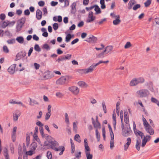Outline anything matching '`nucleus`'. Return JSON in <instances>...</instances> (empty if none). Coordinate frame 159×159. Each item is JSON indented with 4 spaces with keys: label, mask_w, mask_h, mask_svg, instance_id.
Segmentation results:
<instances>
[{
    "label": "nucleus",
    "mask_w": 159,
    "mask_h": 159,
    "mask_svg": "<svg viewBox=\"0 0 159 159\" xmlns=\"http://www.w3.org/2000/svg\"><path fill=\"white\" fill-rule=\"evenodd\" d=\"M133 126L134 131L135 134L137 136L138 135L140 136L142 139L143 137L141 144V147L143 148L146 145L147 142L150 141L151 137L150 136L148 135L144 136V134L143 132L139 130H137L136 128V125L134 121L133 123Z\"/></svg>",
    "instance_id": "nucleus-1"
},
{
    "label": "nucleus",
    "mask_w": 159,
    "mask_h": 159,
    "mask_svg": "<svg viewBox=\"0 0 159 159\" xmlns=\"http://www.w3.org/2000/svg\"><path fill=\"white\" fill-rule=\"evenodd\" d=\"M144 81V79L142 77L134 78L130 81L129 85L131 86H135L139 84L143 83Z\"/></svg>",
    "instance_id": "nucleus-2"
},
{
    "label": "nucleus",
    "mask_w": 159,
    "mask_h": 159,
    "mask_svg": "<svg viewBox=\"0 0 159 159\" xmlns=\"http://www.w3.org/2000/svg\"><path fill=\"white\" fill-rule=\"evenodd\" d=\"M110 16L112 18L115 19V20L113 21L114 25H117L120 23L121 20L120 19L119 15H116L114 13H111L110 14Z\"/></svg>",
    "instance_id": "nucleus-3"
},
{
    "label": "nucleus",
    "mask_w": 159,
    "mask_h": 159,
    "mask_svg": "<svg viewBox=\"0 0 159 159\" xmlns=\"http://www.w3.org/2000/svg\"><path fill=\"white\" fill-rule=\"evenodd\" d=\"M127 127L125 128L123 127L122 134L125 136H129L132 133V131L131 129L129 124L126 125Z\"/></svg>",
    "instance_id": "nucleus-4"
},
{
    "label": "nucleus",
    "mask_w": 159,
    "mask_h": 159,
    "mask_svg": "<svg viewBox=\"0 0 159 159\" xmlns=\"http://www.w3.org/2000/svg\"><path fill=\"white\" fill-rule=\"evenodd\" d=\"M94 70L92 66L87 69H79L77 70V72L80 74H86L92 72Z\"/></svg>",
    "instance_id": "nucleus-5"
},
{
    "label": "nucleus",
    "mask_w": 159,
    "mask_h": 159,
    "mask_svg": "<svg viewBox=\"0 0 159 159\" xmlns=\"http://www.w3.org/2000/svg\"><path fill=\"white\" fill-rule=\"evenodd\" d=\"M138 96L140 97H145L149 94V91L145 89H143L137 91L136 93Z\"/></svg>",
    "instance_id": "nucleus-6"
},
{
    "label": "nucleus",
    "mask_w": 159,
    "mask_h": 159,
    "mask_svg": "<svg viewBox=\"0 0 159 159\" xmlns=\"http://www.w3.org/2000/svg\"><path fill=\"white\" fill-rule=\"evenodd\" d=\"M68 80L69 77L68 76H62L58 79L56 83L58 85H62L66 83Z\"/></svg>",
    "instance_id": "nucleus-7"
},
{
    "label": "nucleus",
    "mask_w": 159,
    "mask_h": 159,
    "mask_svg": "<svg viewBox=\"0 0 159 159\" xmlns=\"http://www.w3.org/2000/svg\"><path fill=\"white\" fill-rule=\"evenodd\" d=\"M48 142L51 144V148L53 150L59 145L58 143L53 138H51L48 141Z\"/></svg>",
    "instance_id": "nucleus-8"
},
{
    "label": "nucleus",
    "mask_w": 159,
    "mask_h": 159,
    "mask_svg": "<svg viewBox=\"0 0 159 159\" xmlns=\"http://www.w3.org/2000/svg\"><path fill=\"white\" fill-rule=\"evenodd\" d=\"M95 16H93V12L90 11L89 12L87 22L89 23L92 22L95 20Z\"/></svg>",
    "instance_id": "nucleus-9"
},
{
    "label": "nucleus",
    "mask_w": 159,
    "mask_h": 159,
    "mask_svg": "<svg viewBox=\"0 0 159 159\" xmlns=\"http://www.w3.org/2000/svg\"><path fill=\"white\" fill-rule=\"evenodd\" d=\"M69 90L75 95H77L79 92L78 88L76 86H72L69 88Z\"/></svg>",
    "instance_id": "nucleus-10"
},
{
    "label": "nucleus",
    "mask_w": 159,
    "mask_h": 159,
    "mask_svg": "<svg viewBox=\"0 0 159 159\" xmlns=\"http://www.w3.org/2000/svg\"><path fill=\"white\" fill-rule=\"evenodd\" d=\"M113 47L111 46H107L105 50L103 51V52L105 53L106 54L109 53L111 54L112 51Z\"/></svg>",
    "instance_id": "nucleus-11"
},
{
    "label": "nucleus",
    "mask_w": 159,
    "mask_h": 159,
    "mask_svg": "<svg viewBox=\"0 0 159 159\" xmlns=\"http://www.w3.org/2000/svg\"><path fill=\"white\" fill-rule=\"evenodd\" d=\"M20 112L18 110L16 111L13 114V120L14 121H17L18 117L20 116Z\"/></svg>",
    "instance_id": "nucleus-12"
},
{
    "label": "nucleus",
    "mask_w": 159,
    "mask_h": 159,
    "mask_svg": "<svg viewBox=\"0 0 159 159\" xmlns=\"http://www.w3.org/2000/svg\"><path fill=\"white\" fill-rule=\"evenodd\" d=\"M92 123L94 127L96 129H100L101 128L100 124L98 120L97 116H96V121H95L94 120H93L92 121Z\"/></svg>",
    "instance_id": "nucleus-13"
},
{
    "label": "nucleus",
    "mask_w": 159,
    "mask_h": 159,
    "mask_svg": "<svg viewBox=\"0 0 159 159\" xmlns=\"http://www.w3.org/2000/svg\"><path fill=\"white\" fill-rule=\"evenodd\" d=\"M54 150L56 151H60L61 152L59 153V155H61L63 154V152L65 150V148L64 146H61L58 148H55Z\"/></svg>",
    "instance_id": "nucleus-14"
},
{
    "label": "nucleus",
    "mask_w": 159,
    "mask_h": 159,
    "mask_svg": "<svg viewBox=\"0 0 159 159\" xmlns=\"http://www.w3.org/2000/svg\"><path fill=\"white\" fill-rule=\"evenodd\" d=\"M145 129L147 132L149 133L150 135H152L154 134V130L150 125L145 128Z\"/></svg>",
    "instance_id": "nucleus-15"
},
{
    "label": "nucleus",
    "mask_w": 159,
    "mask_h": 159,
    "mask_svg": "<svg viewBox=\"0 0 159 159\" xmlns=\"http://www.w3.org/2000/svg\"><path fill=\"white\" fill-rule=\"evenodd\" d=\"M16 66V64H13L10 66L8 69V72L11 74H13L15 71V68Z\"/></svg>",
    "instance_id": "nucleus-16"
},
{
    "label": "nucleus",
    "mask_w": 159,
    "mask_h": 159,
    "mask_svg": "<svg viewBox=\"0 0 159 159\" xmlns=\"http://www.w3.org/2000/svg\"><path fill=\"white\" fill-rule=\"evenodd\" d=\"M90 149L85 150V152L87 159H92L93 155L90 153Z\"/></svg>",
    "instance_id": "nucleus-17"
},
{
    "label": "nucleus",
    "mask_w": 159,
    "mask_h": 159,
    "mask_svg": "<svg viewBox=\"0 0 159 159\" xmlns=\"http://www.w3.org/2000/svg\"><path fill=\"white\" fill-rule=\"evenodd\" d=\"M97 40L96 37L93 35H89V38H88L86 41L88 42H95Z\"/></svg>",
    "instance_id": "nucleus-18"
},
{
    "label": "nucleus",
    "mask_w": 159,
    "mask_h": 159,
    "mask_svg": "<svg viewBox=\"0 0 159 159\" xmlns=\"http://www.w3.org/2000/svg\"><path fill=\"white\" fill-rule=\"evenodd\" d=\"M42 17V13L40 9H37L36 12V18L38 20L41 19Z\"/></svg>",
    "instance_id": "nucleus-19"
},
{
    "label": "nucleus",
    "mask_w": 159,
    "mask_h": 159,
    "mask_svg": "<svg viewBox=\"0 0 159 159\" xmlns=\"http://www.w3.org/2000/svg\"><path fill=\"white\" fill-rule=\"evenodd\" d=\"M127 143L125 144L124 146V150L125 151L127 150L131 143V138L129 137L127 139Z\"/></svg>",
    "instance_id": "nucleus-20"
},
{
    "label": "nucleus",
    "mask_w": 159,
    "mask_h": 159,
    "mask_svg": "<svg viewBox=\"0 0 159 159\" xmlns=\"http://www.w3.org/2000/svg\"><path fill=\"white\" fill-rule=\"evenodd\" d=\"M109 62V61L108 60L107 61H100L98 63L95 64L93 63V64L91 66L92 67L93 70H94L95 68L96 67V66L98 65L99 64L101 63H106Z\"/></svg>",
    "instance_id": "nucleus-21"
},
{
    "label": "nucleus",
    "mask_w": 159,
    "mask_h": 159,
    "mask_svg": "<svg viewBox=\"0 0 159 159\" xmlns=\"http://www.w3.org/2000/svg\"><path fill=\"white\" fill-rule=\"evenodd\" d=\"M136 3L135 0H130L128 5V9H131L133 6Z\"/></svg>",
    "instance_id": "nucleus-22"
},
{
    "label": "nucleus",
    "mask_w": 159,
    "mask_h": 159,
    "mask_svg": "<svg viewBox=\"0 0 159 159\" xmlns=\"http://www.w3.org/2000/svg\"><path fill=\"white\" fill-rule=\"evenodd\" d=\"M78 84L79 86L82 88H86L88 86V85L85 82L83 81H79Z\"/></svg>",
    "instance_id": "nucleus-23"
},
{
    "label": "nucleus",
    "mask_w": 159,
    "mask_h": 159,
    "mask_svg": "<svg viewBox=\"0 0 159 159\" xmlns=\"http://www.w3.org/2000/svg\"><path fill=\"white\" fill-rule=\"evenodd\" d=\"M95 14H98L101 13V11L99 7L97 5H94Z\"/></svg>",
    "instance_id": "nucleus-24"
},
{
    "label": "nucleus",
    "mask_w": 159,
    "mask_h": 159,
    "mask_svg": "<svg viewBox=\"0 0 159 159\" xmlns=\"http://www.w3.org/2000/svg\"><path fill=\"white\" fill-rule=\"evenodd\" d=\"M37 147V143L36 142H33L30 145V150H33L34 151Z\"/></svg>",
    "instance_id": "nucleus-25"
},
{
    "label": "nucleus",
    "mask_w": 159,
    "mask_h": 159,
    "mask_svg": "<svg viewBox=\"0 0 159 159\" xmlns=\"http://www.w3.org/2000/svg\"><path fill=\"white\" fill-rule=\"evenodd\" d=\"M142 120L145 129L150 125L147 121L146 119L143 117V116Z\"/></svg>",
    "instance_id": "nucleus-26"
},
{
    "label": "nucleus",
    "mask_w": 159,
    "mask_h": 159,
    "mask_svg": "<svg viewBox=\"0 0 159 159\" xmlns=\"http://www.w3.org/2000/svg\"><path fill=\"white\" fill-rule=\"evenodd\" d=\"M124 120L125 122L127 124V125H128L129 124V116L127 112L124 113Z\"/></svg>",
    "instance_id": "nucleus-27"
},
{
    "label": "nucleus",
    "mask_w": 159,
    "mask_h": 159,
    "mask_svg": "<svg viewBox=\"0 0 159 159\" xmlns=\"http://www.w3.org/2000/svg\"><path fill=\"white\" fill-rule=\"evenodd\" d=\"M70 141L71 143V153H73L74 152L75 148V144L73 141V140L71 139H70Z\"/></svg>",
    "instance_id": "nucleus-28"
},
{
    "label": "nucleus",
    "mask_w": 159,
    "mask_h": 159,
    "mask_svg": "<svg viewBox=\"0 0 159 159\" xmlns=\"http://www.w3.org/2000/svg\"><path fill=\"white\" fill-rule=\"evenodd\" d=\"M111 140L110 141V148L111 149H112L114 147V136H111Z\"/></svg>",
    "instance_id": "nucleus-29"
},
{
    "label": "nucleus",
    "mask_w": 159,
    "mask_h": 159,
    "mask_svg": "<svg viewBox=\"0 0 159 159\" xmlns=\"http://www.w3.org/2000/svg\"><path fill=\"white\" fill-rule=\"evenodd\" d=\"M16 40L18 43L21 44L23 43L24 41V38L22 36L17 37Z\"/></svg>",
    "instance_id": "nucleus-30"
},
{
    "label": "nucleus",
    "mask_w": 159,
    "mask_h": 159,
    "mask_svg": "<svg viewBox=\"0 0 159 159\" xmlns=\"http://www.w3.org/2000/svg\"><path fill=\"white\" fill-rule=\"evenodd\" d=\"M140 143L141 141L140 140H137L135 145V147L136 149L138 150L139 151L140 147Z\"/></svg>",
    "instance_id": "nucleus-31"
},
{
    "label": "nucleus",
    "mask_w": 159,
    "mask_h": 159,
    "mask_svg": "<svg viewBox=\"0 0 159 159\" xmlns=\"http://www.w3.org/2000/svg\"><path fill=\"white\" fill-rule=\"evenodd\" d=\"M84 145L85 150L90 149L88 143V140L87 139H85L84 140Z\"/></svg>",
    "instance_id": "nucleus-32"
},
{
    "label": "nucleus",
    "mask_w": 159,
    "mask_h": 159,
    "mask_svg": "<svg viewBox=\"0 0 159 159\" xmlns=\"http://www.w3.org/2000/svg\"><path fill=\"white\" fill-rule=\"evenodd\" d=\"M72 36H73V35L71 36L70 34H67L66 37L65 41L66 43L69 42Z\"/></svg>",
    "instance_id": "nucleus-33"
},
{
    "label": "nucleus",
    "mask_w": 159,
    "mask_h": 159,
    "mask_svg": "<svg viewBox=\"0 0 159 159\" xmlns=\"http://www.w3.org/2000/svg\"><path fill=\"white\" fill-rule=\"evenodd\" d=\"M100 3L101 5V7L102 9H104L106 8V5L105 4V0H100Z\"/></svg>",
    "instance_id": "nucleus-34"
},
{
    "label": "nucleus",
    "mask_w": 159,
    "mask_h": 159,
    "mask_svg": "<svg viewBox=\"0 0 159 159\" xmlns=\"http://www.w3.org/2000/svg\"><path fill=\"white\" fill-rule=\"evenodd\" d=\"M30 100L31 102V103H30V105L32 106H34V105H38L39 104V102L37 101L34 100H32L31 98H30Z\"/></svg>",
    "instance_id": "nucleus-35"
},
{
    "label": "nucleus",
    "mask_w": 159,
    "mask_h": 159,
    "mask_svg": "<svg viewBox=\"0 0 159 159\" xmlns=\"http://www.w3.org/2000/svg\"><path fill=\"white\" fill-rule=\"evenodd\" d=\"M10 24L9 21L8 20H6L3 22L2 25V27L3 28H5L8 25Z\"/></svg>",
    "instance_id": "nucleus-36"
},
{
    "label": "nucleus",
    "mask_w": 159,
    "mask_h": 159,
    "mask_svg": "<svg viewBox=\"0 0 159 159\" xmlns=\"http://www.w3.org/2000/svg\"><path fill=\"white\" fill-rule=\"evenodd\" d=\"M74 139L78 143L81 142V140L80 139V137L79 134H76L74 137Z\"/></svg>",
    "instance_id": "nucleus-37"
},
{
    "label": "nucleus",
    "mask_w": 159,
    "mask_h": 159,
    "mask_svg": "<svg viewBox=\"0 0 159 159\" xmlns=\"http://www.w3.org/2000/svg\"><path fill=\"white\" fill-rule=\"evenodd\" d=\"M151 101L152 102L156 103L159 107V101L156 98L152 97L151 98Z\"/></svg>",
    "instance_id": "nucleus-38"
},
{
    "label": "nucleus",
    "mask_w": 159,
    "mask_h": 159,
    "mask_svg": "<svg viewBox=\"0 0 159 159\" xmlns=\"http://www.w3.org/2000/svg\"><path fill=\"white\" fill-rule=\"evenodd\" d=\"M65 57L63 56L60 57L56 60L58 62H60V61H65Z\"/></svg>",
    "instance_id": "nucleus-39"
},
{
    "label": "nucleus",
    "mask_w": 159,
    "mask_h": 159,
    "mask_svg": "<svg viewBox=\"0 0 159 159\" xmlns=\"http://www.w3.org/2000/svg\"><path fill=\"white\" fill-rule=\"evenodd\" d=\"M95 132L96 138L97 139L98 141H99L100 138V134L98 132V130L97 129H96Z\"/></svg>",
    "instance_id": "nucleus-40"
},
{
    "label": "nucleus",
    "mask_w": 159,
    "mask_h": 159,
    "mask_svg": "<svg viewBox=\"0 0 159 159\" xmlns=\"http://www.w3.org/2000/svg\"><path fill=\"white\" fill-rule=\"evenodd\" d=\"M35 153L34 151L30 150L26 152L25 154L26 155H29V156H31L33 154H34Z\"/></svg>",
    "instance_id": "nucleus-41"
},
{
    "label": "nucleus",
    "mask_w": 159,
    "mask_h": 159,
    "mask_svg": "<svg viewBox=\"0 0 159 159\" xmlns=\"http://www.w3.org/2000/svg\"><path fill=\"white\" fill-rule=\"evenodd\" d=\"M47 157L48 159H52V156L51 152L50 151H48L47 153Z\"/></svg>",
    "instance_id": "nucleus-42"
},
{
    "label": "nucleus",
    "mask_w": 159,
    "mask_h": 159,
    "mask_svg": "<svg viewBox=\"0 0 159 159\" xmlns=\"http://www.w3.org/2000/svg\"><path fill=\"white\" fill-rule=\"evenodd\" d=\"M65 120L67 124H68L69 123V117L68 115V114L67 113H65Z\"/></svg>",
    "instance_id": "nucleus-43"
},
{
    "label": "nucleus",
    "mask_w": 159,
    "mask_h": 159,
    "mask_svg": "<svg viewBox=\"0 0 159 159\" xmlns=\"http://www.w3.org/2000/svg\"><path fill=\"white\" fill-rule=\"evenodd\" d=\"M26 54V53L25 52H22L18 53L17 55V57H18L19 56H21L22 57H25Z\"/></svg>",
    "instance_id": "nucleus-44"
},
{
    "label": "nucleus",
    "mask_w": 159,
    "mask_h": 159,
    "mask_svg": "<svg viewBox=\"0 0 159 159\" xmlns=\"http://www.w3.org/2000/svg\"><path fill=\"white\" fill-rule=\"evenodd\" d=\"M108 128L109 129L110 132V133L111 136H114V134L112 131V128L109 124L108 125Z\"/></svg>",
    "instance_id": "nucleus-45"
},
{
    "label": "nucleus",
    "mask_w": 159,
    "mask_h": 159,
    "mask_svg": "<svg viewBox=\"0 0 159 159\" xmlns=\"http://www.w3.org/2000/svg\"><path fill=\"white\" fill-rule=\"evenodd\" d=\"M7 42L9 44H13L15 43V39H9L7 41Z\"/></svg>",
    "instance_id": "nucleus-46"
},
{
    "label": "nucleus",
    "mask_w": 159,
    "mask_h": 159,
    "mask_svg": "<svg viewBox=\"0 0 159 159\" xmlns=\"http://www.w3.org/2000/svg\"><path fill=\"white\" fill-rule=\"evenodd\" d=\"M34 138L37 142L39 143H40V140L38 138L37 134H36V133H34Z\"/></svg>",
    "instance_id": "nucleus-47"
},
{
    "label": "nucleus",
    "mask_w": 159,
    "mask_h": 159,
    "mask_svg": "<svg viewBox=\"0 0 159 159\" xmlns=\"http://www.w3.org/2000/svg\"><path fill=\"white\" fill-rule=\"evenodd\" d=\"M151 0H147L145 3L144 5L145 7H148L151 4Z\"/></svg>",
    "instance_id": "nucleus-48"
},
{
    "label": "nucleus",
    "mask_w": 159,
    "mask_h": 159,
    "mask_svg": "<svg viewBox=\"0 0 159 159\" xmlns=\"http://www.w3.org/2000/svg\"><path fill=\"white\" fill-rule=\"evenodd\" d=\"M43 48L47 50H50V48L48 44H45L43 45Z\"/></svg>",
    "instance_id": "nucleus-49"
},
{
    "label": "nucleus",
    "mask_w": 159,
    "mask_h": 159,
    "mask_svg": "<svg viewBox=\"0 0 159 159\" xmlns=\"http://www.w3.org/2000/svg\"><path fill=\"white\" fill-rule=\"evenodd\" d=\"M65 60H69L71 58V55L70 54H67L66 55H64Z\"/></svg>",
    "instance_id": "nucleus-50"
},
{
    "label": "nucleus",
    "mask_w": 159,
    "mask_h": 159,
    "mask_svg": "<svg viewBox=\"0 0 159 159\" xmlns=\"http://www.w3.org/2000/svg\"><path fill=\"white\" fill-rule=\"evenodd\" d=\"M78 124L77 122H74L73 123V130L76 131L77 128V124Z\"/></svg>",
    "instance_id": "nucleus-51"
},
{
    "label": "nucleus",
    "mask_w": 159,
    "mask_h": 159,
    "mask_svg": "<svg viewBox=\"0 0 159 159\" xmlns=\"http://www.w3.org/2000/svg\"><path fill=\"white\" fill-rule=\"evenodd\" d=\"M131 46V44L129 42H127L125 44L124 48L125 49L129 48Z\"/></svg>",
    "instance_id": "nucleus-52"
},
{
    "label": "nucleus",
    "mask_w": 159,
    "mask_h": 159,
    "mask_svg": "<svg viewBox=\"0 0 159 159\" xmlns=\"http://www.w3.org/2000/svg\"><path fill=\"white\" fill-rule=\"evenodd\" d=\"M103 110L104 111L105 113H107V109L105 103L104 102H103L102 103Z\"/></svg>",
    "instance_id": "nucleus-53"
},
{
    "label": "nucleus",
    "mask_w": 159,
    "mask_h": 159,
    "mask_svg": "<svg viewBox=\"0 0 159 159\" xmlns=\"http://www.w3.org/2000/svg\"><path fill=\"white\" fill-rule=\"evenodd\" d=\"M34 48L36 51L38 52H39L41 50L40 48L39 45L37 44H36L35 45Z\"/></svg>",
    "instance_id": "nucleus-54"
},
{
    "label": "nucleus",
    "mask_w": 159,
    "mask_h": 159,
    "mask_svg": "<svg viewBox=\"0 0 159 159\" xmlns=\"http://www.w3.org/2000/svg\"><path fill=\"white\" fill-rule=\"evenodd\" d=\"M140 7V5L139 4H137L134 6L133 7V9L134 10H136L138 9Z\"/></svg>",
    "instance_id": "nucleus-55"
},
{
    "label": "nucleus",
    "mask_w": 159,
    "mask_h": 159,
    "mask_svg": "<svg viewBox=\"0 0 159 159\" xmlns=\"http://www.w3.org/2000/svg\"><path fill=\"white\" fill-rule=\"evenodd\" d=\"M23 26V25H22V24L21 25L20 24H18L16 27L17 30L18 31H20Z\"/></svg>",
    "instance_id": "nucleus-56"
},
{
    "label": "nucleus",
    "mask_w": 159,
    "mask_h": 159,
    "mask_svg": "<svg viewBox=\"0 0 159 159\" xmlns=\"http://www.w3.org/2000/svg\"><path fill=\"white\" fill-rule=\"evenodd\" d=\"M58 28V25L57 23H54L53 25V28L54 30H57Z\"/></svg>",
    "instance_id": "nucleus-57"
},
{
    "label": "nucleus",
    "mask_w": 159,
    "mask_h": 159,
    "mask_svg": "<svg viewBox=\"0 0 159 159\" xmlns=\"http://www.w3.org/2000/svg\"><path fill=\"white\" fill-rule=\"evenodd\" d=\"M51 115V113L47 112L45 115V119L46 120H48L50 118Z\"/></svg>",
    "instance_id": "nucleus-58"
},
{
    "label": "nucleus",
    "mask_w": 159,
    "mask_h": 159,
    "mask_svg": "<svg viewBox=\"0 0 159 159\" xmlns=\"http://www.w3.org/2000/svg\"><path fill=\"white\" fill-rule=\"evenodd\" d=\"M102 134L104 140L106 138V131L104 128L102 129Z\"/></svg>",
    "instance_id": "nucleus-59"
},
{
    "label": "nucleus",
    "mask_w": 159,
    "mask_h": 159,
    "mask_svg": "<svg viewBox=\"0 0 159 159\" xmlns=\"http://www.w3.org/2000/svg\"><path fill=\"white\" fill-rule=\"evenodd\" d=\"M36 124L37 125L39 126V127H43V125L39 120H37L36 122Z\"/></svg>",
    "instance_id": "nucleus-60"
},
{
    "label": "nucleus",
    "mask_w": 159,
    "mask_h": 159,
    "mask_svg": "<svg viewBox=\"0 0 159 159\" xmlns=\"http://www.w3.org/2000/svg\"><path fill=\"white\" fill-rule=\"evenodd\" d=\"M39 131L42 136L43 137H44L43 129V127H39Z\"/></svg>",
    "instance_id": "nucleus-61"
},
{
    "label": "nucleus",
    "mask_w": 159,
    "mask_h": 159,
    "mask_svg": "<svg viewBox=\"0 0 159 159\" xmlns=\"http://www.w3.org/2000/svg\"><path fill=\"white\" fill-rule=\"evenodd\" d=\"M3 50L4 52L7 53L9 52V49L6 46H4L3 47Z\"/></svg>",
    "instance_id": "nucleus-62"
},
{
    "label": "nucleus",
    "mask_w": 159,
    "mask_h": 159,
    "mask_svg": "<svg viewBox=\"0 0 159 159\" xmlns=\"http://www.w3.org/2000/svg\"><path fill=\"white\" fill-rule=\"evenodd\" d=\"M81 152H79L78 153L75 154V158H74V159H75V158H77L78 159H79L81 157Z\"/></svg>",
    "instance_id": "nucleus-63"
},
{
    "label": "nucleus",
    "mask_w": 159,
    "mask_h": 159,
    "mask_svg": "<svg viewBox=\"0 0 159 159\" xmlns=\"http://www.w3.org/2000/svg\"><path fill=\"white\" fill-rule=\"evenodd\" d=\"M6 18V16L5 14L2 13L0 14V19L2 20H3L5 19Z\"/></svg>",
    "instance_id": "nucleus-64"
}]
</instances>
